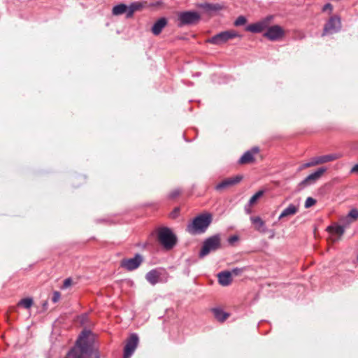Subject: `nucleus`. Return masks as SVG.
Masks as SVG:
<instances>
[{
    "instance_id": "obj_1",
    "label": "nucleus",
    "mask_w": 358,
    "mask_h": 358,
    "mask_svg": "<svg viewBox=\"0 0 358 358\" xmlns=\"http://www.w3.org/2000/svg\"><path fill=\"white\" fill-rule=\"evenodd\" d=\"M91 331L84 330L79 336L76 345L67 353L65 358H99V353L94 351L88 339Z\"/></svg>"
},
{
    "instance_id": "obj_34",
    "label": "nucleus",
    "mask_w": 358,
    "mask_h": 358,
    "mask_svg": "<svg viewBox=\"0 0 358 358\" xmlns=\"http://www.w3.org/2000/svg\"><path fill=\"white\" fill-rule=\"evenodd\" d=\"M180 194V191L178 189L173 190L170 194L169 197L171 199L176 198Z\"/></svg>"
},
{
    "instance_id": "obj_6",
    "label": "nucleus",
    "mask_w": 358,
    "mask_h": 358,
    "mask_svg": "<svg viewBox=\"0 0 358 358\" xmlns=\"http://www.w3.org/2000/svg\"><path fill=\"white\" fill-rule=\"evenodd\" d=\"M341 29V18L338 15L331 16L324 24L322 36L332 34L339 31Z\"/></svg>"
},
{
    "instance_id": "obj_42",
    "label": "nucleus",
    "mask_w": 358,
    "mask_h": 358,
    "mask_svg": "<svg viewBox=\"0 0 358 358\" xmlns=\"http://www.w3.org/2000/svg\"><path fill=\"white\" fill-rule=\"evenodd\" d=\"M245 211H246V213H247L248 214H250V213H251V210H250V208H248L245 207Z\"/></svg>"
},
{
    "instance_id": "obj_12",
    "label": "nucleus",
    "mask_w": 358,
    "mask_h": 358,
    "mask_svg": "<svg viewBox=\"0 0 358 358\" xmlns=\"http://www.w3.org/2000/svg\"><path fill=\"white\" fill-rule=\"evenodd\" d=\"M327 169L324 167H320L316 170L314 173L308 175L305 179L300 182V186L306 187L311 184L315 183L326 172Z\"/></svg>"
},
{
    "instance_id": "obj_17",
    "label": "nucleus",
    "mask_w": 358,
    "mask_h": 358,
    "mask_svg": "<svg viewBox=\"0 0 358 358\" xmlns=\"http://www.w3.org/2000/svg\"><path fill=\"white\" fill-rule=\"evenodd\" d=\"M218 282L222 286H228L232 281L231 273L230 271H222L217 275Z\"/></svg>"
},
{
    "instance_id": "obj_28",
    "label": "nucleus",
    "mask_w": 358,
    "mask_h": 358,
    "mask_svg": "<svg viewBox=\"0 0 358 358\" xmlns=\"http://www.w3.org/2000/svg\"><path fill=\"white\" fill-rule=\"evenodd\" d=\"M348 215L350 217V219L352 220L353 222H355L358 220V209L357 208H352L350 210Z\"/></svg>"
},
{
    "instance_id": "obj_31",
    "label": "nucleus",
    "mask_w": 358,
    "mask_h": 358,
    "mask_svg": "<svg viewBox=\"0 0 358 358\" xmlns=\"http://www.w3.org/2000/svg\"><path fill=\"white\" fill-rule=\"evenodd\" d=\"M203 8L210 10H218L220 9V6L218 4H210L206 3Z\"/></svg>"
},
{
    "instance_id": "obj_4",
    "label": "nucleus",
    "mask_w": 358,
    "mask_h": 358,
    "mask_svg": "<svg viewBox=\"0 0 358 358\" xmlns=\"http://www.w3.org/2000/svg\"><path fill=\"white\" fill-rule=\"evenodd\" d=\"M221 247V240L219 234H215L206 238L203 243L199 257L203 258L211 252H215Z\"/></svg>"
},
{
    "instance_id": "obj_10",
    "label": "nucleus",
    "mask_w": 358,
    "mask_h": 358,
    "mask_svg": "<svg viewBox=\"0 0 358 358\" xmlns=\"http://www.w3.org/2000/svg\"><path fill=\"white\" fill-rule=\"evenodd\" d=\"M285 35L283 29L279 25H273L266 29V31L264 34V36L271 41H278Z\"/></svg>"
},
{
    "instance_id": "obj_26",
    "label": "nucleus",
    "mask_w": 358,
    "mask_h": 358,
    "mask_svg": "<svg viewBox=\"0 0 358 358\" xmlns=\"http://www.w3.org/2000/svg\"><path fill=\"white\" fill-rule=\"evenodd\" d=\"M20 306H23L24 308H29L33 305V299L31 298L22 299L18 303Z\"/></svg>"
},
{
    "instance_id": "obj_25",
    "label": "nucleus",
    "mask_w": 358,
    "mask_h": 358,
    "mask_svg": "<svg viewBox=\"0 0 358 358\" xmlns=\"http://www.w3.org/2000/svg\"><path fill=\"white\" fill-rule=\"evenodd\" d=\"M264 193V190H259L257 192H256L249 200L248 206H251L254 205L257 201L263 196Z\"/></svg>"
},
{
    "instance_id": "obj_27",
    "label": "nucleus",
    "mask_w": 358,
    "mask_h": 358,
    "mask_svg": "<svg viewBox=\"0 0 358 358\" xmlns=\"http://www.w3.org/2000/svg\"><path fill=\"white\" fill-rule=\"evenodd\" d=\"M341 222L343 223V227L345 229L346 227H349L352 222V219L350 218V217L347 215L346 216L342 217L341 219Z\"/></svg>"
},
{
    "instance_id": "obj_36",
    "label": "nucleus",
    "mask_w": 358,
    "mask_h": 358,
    "mask_svg": "<svg viewBox=\"0 0 358 358\" xmlns=\"http://www.w3.org/2000/svg\"><path fill=\"white\" fill-rule=\"evenodd\" d=\"M243 271V268H235L232 269L231 273V275H238L241 273H242Z\"/></svg>"
},
{
    "instance_id": "obj_3",
    "label": "nucleus",
    "mask_w": 358,
    "mask_h": 358,
    "mask_svg": "<svg viewBox=\"0 0 358 358\" xmlns=\"http://www.w3.org/2000/svg\"><path fill=\"white\" fill-rule=\"evenodd\" d=\"M157 240L166 250H171L177 243V237L168 227H161L157 231Z\"/></svg>"
},
{
    "instance_id": "obj_41",
    "label": "nucleus",
    "mask_w": 358,
    "mask_h": 358,
    "mask_svg": "<svg viewBox=\"0 0 358 358\" xmlns=\"http://www.w3.org/2000/svg\"><path fill=\"white\" fill-rule=\"evenodd\" d=\"M178 211H179V208H175L174 211L172 213V214H173L172 217H175V214L178 213Z\"/></svg>"
},
{
    "instance_id": "obj_7",
    "label": "nucleus",
    "mask_w": 358,
    "mask_h": 358,
    "mask_svg": "<svg viewBox=\"0 0 358 358\" xmlns=\"http://www.w3.org/2000/svg\"><path fill=\"white\" fill-rule=\"evenodd\" d=\"M200 20L199 14L196 11L182 12L178 15L179 26L196 24Z\"/></svg>"
},
{
    "instance_id": "obj_29",
    "label": "nucleus",
    "mask_w": 358,
    "mask_h": 358,
    "mask_svg": "<svg viewBox=\"0 0 358 358\" xmlns=\"http://www.w3.org/2000/svg\"><path fill=\"white\" fill-rule=\"evenodd\" d=\"M247 19L245 17L241 15L237 17V19L234 22V25L236 27L243 25L246 23Z\"/></svg>"
},
{
    "instance_id": "obj_16",
    "label": "nucleus",
    "mask_w": 358,
    "mask_h": 358,
    "mask_svg": "<svg viewBox=\"0 0 358 358\" xmlns=\"http://www.w3.org/2000/svg\"><path fill=\"white\" fill-rule=\"evenodd\" d=\"M162 273L157 269H152L145 275V279L152 285L162 282L161 278Z\"/></svg>"
},
{
    "instance_id": "obj_15",
    "label": "nucleus",
    "mask_w": 358,
    "mask_h": 358,
    "mask_svg": "<svg viewBox=\"0 0 358 358\" xmlns=\"http://www.w3.org/2000/svg\"><path fill=\"white\" fill-rule=\"evenodd\" d=\"M259 151L258 147H254L251 150L246 151L240 158L239 164H249L255 161L254 155Z\"/></svg>"
},
{
    "instance_id": "obj_5",
    "label": "nucleus",
    "mask_w": 358,
    "mask_h": 358,
    "mask_svg": "<svg viewBox=\"0 0 358 358\" xmlns=\"http://www.w3.org/2000/svg\"><path fill=\"white\" fill-rule=\"evenodd\" d=\"M240 35L234 30H228L222 31L220 33H218L217 34L213 36V37L208 38L206 42L220 45L226 42H227L229 40L233 39L236 37H239Z\"/></svg>"
},
{
    "instance_id": "obj_20",
    "label": "nucleus",
    "mask_w": 358,
    "mask_h": 358,
    "mask_svg": "<svg viewBox=\"0 0 358 358\" xmlns=\"http://www.w3.org/2000/svg\"><path fill=\"white\" fill-rule=\"evenodd\" d=\"M251 222L255 225L256 230L262 232L266 231L265 222L260 217H251Z\"/></svg>"
},
{
    "instance_id": "obj_22",
    "label": "nucleus",
    "mask_w": 358,
    "mask_h": 358,
    "mask_svg": "<svg viewBox=\"0 0 358 358\" xmlns=\"http://www.w3.org/2000/svg\"><path fill=\"white\" fill-rule=\"evenodd\" d=\"M143 5L141 2H133L131 3L129 6H127L128 10L127 13V17L130 18L133 16L134 13L136 11L141 10Z\"/></svg>"
},
{
    "instance_id": "obj_13",
    "label": "nucleus",
    "mask_w": 358,
    "mask_h": 358,
    "mask_svg": "<svg viewBox=\"0 0 358 358\" xmlns=\"http://www.w3.org/2000/svg\"><path fill=\"white\" fill-rule=\"evenodd\" d=\"M242 179L243 176L241 175L226 178L215 186V189L220 191L228 188L229 187L236 185V184L239 183L242 180Z\"/></svg>"
},
{
    "instance_id": "obj_35",
    "label": "nucleus",
    "mask_w": 358,
    "mask_h": 358,
    "mask_svg": "<svg viewBox=\"0 0 358 358\" xmlns=\"http://www.w3.org/2000/svg\"><path fill=\"white\" fill-rule=\"evenodd\" d=\"M71 284H72V280L70 278H66L64 281L62 288L66 289V288L69 287V286H71Z\"/></svg>"
},
{
    "instance_id": "obj_11",
    "label": "nucleus",
    "mask_w": 358,
    "mask_h": 358,
    "mask_svg": "<svg viewBox=\"0 0 358 358\" xmlns=\"http://www.w3.org/2000/svg\"><path fill=\"white\" fill-rule=\"evenodd\" d=\"M138 344V336L132 334L126 342L124 348V358H130L134 354Z\"/></svg>"
},
{
    "instance_id": "obj_43",
    "label": "nucleus",
    "mask_w": 358,
    "mask_h": 358,
    "mask_svg": "<svg viewBox=\"0 0 358 358\" xmlns=\"http://www.w3.org/2000/svg\"><path fill=\"white\" fill-rule=\"evenodd\" d=\"M357 259H358V256H357Z\"/></svg>"
},
{
    "instance_id": "obj_37",
    "label": "nucleus",
    "mask_w": 358,
    "mask_h": 358,
    "mask_svg": "<svg viewBox=\"0 0 358 358\" xmlns=\"http://www.w3.org/2000/svg\"><path fill=\"white\" fill-rule=\"evenodd\" d=\"M238 240V236L236 235H234L229 238L228 242L230 244H233L234 242L237 241Z\"/></svg>"
},
{
    "instance_id": "obj_18",
    "label": "nucleus",
    "mask_w": 358,
    "mask_h": 358,
    "mask_svg": "<svg viewBox=\"0 0 358 358\" xmlns=\"http://www.w3.org/2000/svg\"><path fill=\"white\" fill-rule=\"evenodd\" d=\"M167 24V20L165 17L159 19L152 26V32L154 35H159L162 29L165 27Z\"/></svg>"
},
{
    "instance_id": "obj_21",
    "label": "nucleus",
    "mask_w": 358,
    "mask_h": 358,
    "mask_svg": "<svg viewBox=\"0 0 358 358\" xmlns=\"http://www.w3.org/2000/svg\"><path fill=\"white\" fill-rule=\"evenodd\" d=\"M212 311L215 318L220 322L225 321L229 316V313L224 312L222 309L218 308H213Z\"/></svg>"
},
{
    "instance_id": "obj_14",
    "label": "nucleus",
    "mask_w": 358,
    "mask_h": 358,
    "mask_svg": "<svg viewBox=\"0 0 358 358\" xmlns=\"http://www.w3.org/2000/svg\"><path fill=\"white\" fill-rule=\"evenodd\" d=\"M327 231L331 235V241L336 242L344 234L345 228L342 225L334 224L329 226Z\"/></svg>"
},
{
    "instance_id": "obj_30",
    "label": "nucleus",
    "mask_w": 358,
    "mask_h": 358,
    "mask_svg": "<svg viewBox=\"0 0 358 358\" xmlns=\"http://www.w3.org/2000/svg\"><path fill=\"white\" fill-rule=\"evenodd\" d=\"M316 203V200L312 197H308L307 199L305 201L304 206L306 208H308L313 205H315Z\"/></svg>"
},
{
    "instance_id": "obj_19",
    "label": "nucleus",
    "mask_w": 358,
    "mask_h": 358,
    "mask_svg": "<svg viewBox=\"0 0 358 358\" xmlns=\"http://www.w3.org/2000/svg\"><path fill=\"white\" fill-rule=\"evenodd\" d=\"M298 207L294 204H290L287 208H286L280 215L278 219L281 220L284 217L292 216L295 215L298 212Z\"/></svg>"
},
{
    "instance_id": "obj_24",
    "label": "nucleus",
    "mask_w": 358,
    "mask_h": 358,
    "mask_svg": "<svg viewBox=\"0 0 358 358\" xmlns=\"http://www.w3.org/2000/svg\"><path fill=\"white\" fill-rule=\"evenodd\" d=\"M127 10H128V8H127V5H125L124 3H120V4L115 6L113 8L112 13L113 15H120L124 13H126V14H127Z\"/></svg>"
},
{
    "instance_id": "obj_2",
    "label": "nucleus",
    "mask_w": 358,
    "mask_h": 358,
    "mask_svg": "<svg viewBox=\"0 0 358 358\" xmlns=\"http://www.w3.org/2000/svg\"><path fill=\"white\" fill-rule=\"evenodd\" d=\"M213 221V215L210 213L199 214L187 225V231L191 234L204 233Z\"/></svg>"
},
{
    "instance_id": "obj_33",
    "label": "nucleus",
    "mask_w": 358,
    "mask_h": 358,
    "mask_svg": "<svg viewBox=\"0 0 358 358\" xmlns=\"http://www.w3.org/2000/svg\"><path fill=\"white\" fill-rule=\"evenodd\" d=\"M311 164V166H317L318 164H321V162L319 157H314L311 159L309 162Z\"/></svg>"
},
{
    "instance_id": "obj_39",
    "label": "nucleus",
    "mask_w": 358,
    "mask_h": 358,
    "mask_svg": "<svg viewBox=\"0 0 358 358\" xmlns=\"http://www.w3.org/2000/svg\"><path fill=\"white\" fill-rule=\"evenodd\" d=\"M308 167H311L310 163V162L305 163L303 165H301V166L299 168V171H301V170L308 168Z\"/></svg>"
},
{
    "instance_id": "obj_23",
    "label": "nucleus",
    "mask_w": 358,
    "mask_h": 358,
    "mask_svg": "<svg viewBox=\"0 0 358 358\" xmlns=\"http://www.w3.org/2000/svg\"><path fill=\"white\" fill-rule=\"evenodd\" d=\"M341 156L342 155L339 153H334V154L319 156V157H320L321 164H324V163H327L329 162H332V161L336 160V159L341 158Z\"/></svg>"
},
{
    "instance_id": "obj_32",
    "label": "nucleus",
    "mask_w": 358,
    "mask_h": 358,
    "mask_svg": "<svg viewBox=\"0 0 358 358\" xmlns=\"http://www.w3.org/2000/svg\"><path fill=\"white\" fill-rule=\"evenodd\" d=\"M60 298H61V294L59 292L55 291L53 292L52 297V301L53 303L58 302L59 300L60 299Z\"/></svg>"
},
{
    "instance_id": "obj_40",
    "label": "nucleus",
    "mask_w": 358,
    "mask_h": 358,
    "mask_svg": "<svg viewBox=\"0 0 358 358\" xmlns=\"http://www.w3.org/2000/svg\"><path fill=\"white\" fill-rule=\"evenodd\" d=\"M352 173H358V164H355L351 169Z\"/></svg>"
},
{
    "instance_id": "obj_38",
    "label": "nucleus",
    "mask_w": 358,
    "mask_h": 358,
    "mask_svg": "<svg viewBox=\"0 0 358 358\" xmlns=\"http://www.w3.org/2000/svg\"><path fill=\"white\" fill-rule=\"evenodd\" d=\"M332 9H333L332 5H331V3H326V4L324 6V7H323V8H322V10H323V11H325V10H329V11H330V12H331V11H332Z\"/></svg>"
},
{
    "instance_id": "obj_8",
    "label": "nucleus",
    "mask_w": 358,
    "mask_h": 358,
    "mask_svg": "<svg viewBox=\"0 0 358 358\" xmlns=\"http://www.w3.org/2000/svg\"><path fill=\"white\" fill-rule=\"evenodd\" d=\"M273 18V15H268L256 23L248 25L245 30L252 33H261L268 27Z\"/></svg>"
},
{
    "instance_id": "obj_9",
    "label": "nucleus",
    "mask_w": 358,
    "mask_h": 358,
    "mask_svg": "<svg viewBox=\"0 0 358 358\" xmlns=\"http://www.w3.org/2000/svg\"><path fill=\"white\" fill-rule=\"evenodd\" d=\"M143 261L142 255L137 253L133 258L123 259L120 262V266L127 271H131L138 268Z\"/></svg>"
}]
</instances>
